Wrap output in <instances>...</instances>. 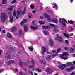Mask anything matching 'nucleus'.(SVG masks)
I'll return each instance as SVG.
<instances>
[{
    "label": "nucleus",
    "mask_w": 75,
    "mask_h": 75,
    "mask_svg": "<svg viewBox=\"0 0 75 75\" xmlns=\"http://www.w3.org/2000/svg\"><path fill=\"white\" fill-rule=\"evenodd\" d=\"M51 27H55V25L53 24H50V25H48L47 26H45L44 25L42 26V29H45V30H48L49 28V30L50 31H51L50 28Z\"/></svg>",
    "instance_id": "obj_1"
},
{
    "label": "nucleus",
    "mask_w": 75,
    "mask_h": 75,
    "mask_svg": "<svg viewBox=\"0 0 75 75\" xmlns=\"http://www.w3.org/2000/svg\"><path fill=\"white\" fill-rule=\"evenodd\" d=\"M0 17L1 20H3V19L1 21V22H3V23H4V22L5 21V19H7V17H7V16L6 15H5V13H1Z\"/></svg>",
    "instance_id": "obj_2"
},
{
    "label": "nucleus",
    "mask_w": 75,
    "mask_h": 75,
    "mask_svg": "<svg viewBox=\"0 0 75 75\" xmlns=\"http://www.w3.org/2000/svg\"><path fill=\"white\" fill-rule=\"evenodd\" d=\"M59 23L61 24H62V25H64V27H66V24H65V23L64 22H65V23H67V21L65 19L60 18L59 19ZM62 21H63L64 22Z\"/></svg>",
    "instance_id": "obj_3"
},
{
    "label": "nucleus",
    "mask_w": 75,
    "mask_h": 75,
    "mask_svg": "<svg viewBox=\"0 0 75 75\" xmlns=\"http://www.w3.org/2000/svg\"><path fill=\"white\" fill-rule=\"evenodd\" d=\"M42 51L40 52V53L42 54V55H44V52L46 51L47 50L44 46H43L41 48Z\"/></svg>",
    "instance_id": "obj_4"
},
{
    "label": "nucleus",
    "mask_w": 75,
    "mask_h": 75,
    "mask_svg": "<svg viewBox=\"0 0 75 75\" xmlns=\"http://www.w3.org/2000/svg\"><path fill=\"white\" fill-rule=\"evenodd\" d=\"M46 70L47 72L49 74L52 73V69L50 68L47 69Z\"/></svg>",
    "instance_id": "obj_5"
},
{
    "label": "nucleus",
    "mask_w": 75,
    "mask_h": 75,
    "mask_svg": "<svg viewBox=\"0 0 75 75\" xmlns=\"http://www.w3.org/2000/svg\"><path fill=\"white\" fill-rule=\"evenodd\" d=\"M39 62L40 63L42 64L43 65H45L46 64V61L44 60H40Z\"/></svg>",
    "instance_id": "obj_6"
},
{
    "label": "nucleus",
    "mask_w": 75,
    "mask_h": 75,
    "mask_svg": "<svg viewBox=\"0 0 75 75\" xmlns=\"http://www.w3.org/2000/svg\"><path fill=\"white\" fill-rule=\"evenodd\" d=\"M14 63V61L13 60H10L7 63V64L8 66V65H10L12 63Z\"/></svg>",
    "instance_id": "obj_7"
},
{
    "label": "nucleus",
    "mask_w": 75,
    "mask_h": 75,
    "mask_svg": "<svg viewBox=\"0 0 75 75\" xmlns=\"http://www.w3.org/2000/svg\"><path fill=\"white\" fill-rule=\"evenodd\" d=\"M16 30H17V26H15L13 27L11 29V31L12 32L13 31H15Z\"/></svg>",
    "instance_id": "obj_8"
},
{
    "label": "nucleus",
    "mask_w": 75,
    "mask_h": 75,
    "mask_svg": "<svg viewBox=\"0 0 75 75\" xmlns=\"http://www.w3.org/2000/svg\"><path fill=\"white\" fill-rule=\"evenodd\" d=\"M52 21L53 23H58V20L57 19L55 18H53L52 20Z\"/></svg>",
    "instance_id": "obj_9"
},
{
    "label": "nucleus",
    "mask_w": 75,
    "mask_h": 75,
    "mask_svg": "<svg viewBox=\"0 0 75 75\" xmlns=\"http://www.w3.org/2000/svg\"><path fill=\"white\" fill-rule=\"evenodd\" d=\"M49 43L51 46H53L54 45V43H53V41L51 39H50L49 40Z\"/></svg>",
    "instance_id": "obj_10"
},
{
    "label": "nucleus",
    "mask_w": 75,
    "mask_h": 75,
    "mask_svg": "<svg viewBox=\"0 0 75 75\" xmlns=\"http://www.w3.org/2000/svg\"><path fill=\"white\" fill-rule=\"evenodd\" d=\"M27 20L26 19H24L22 21V22H21V24L22 25H23V24L24 23H27Z\"/></svg>",
    "instance_id": "obj_11"
},
{
    "label": "nucleus",
    "mask_w": 75,
    "mask_h": 75,
    "mask_svg": "<svg viewBox=\"0 0 75 75\" xmlns=\"http://www.w3.org/2000/svg\"><path fill=\"white\" fill-rule=\"evenodd\" d=\"M7 35L8 38H12V36L11 35V34L9 32H8L7 33Z\"/></svg>",
    "instance_id": "obj_12"
},
{
    "label": "nucleus",
    "mask_w": 75,
    "mask_h": 75,
    "mask_svg": "<svg viewBox=\"0 0 75 75\" xmlns=\"http://www.w3.org/2000/svg\"><path fill=\"white\" fill-rule=\"evenodd\" d=\"M63 54L64 57H68V52H63Z\"/></svg>",
    "instance_id": "obj_13"
},
{
    "label": "nucleus",
    "mask_w": 75,
    "mask_h": 75,
    "mask_svg": "<svg viewBox=\"0 0 75 75\" xmlns=\"http://www.w3.org/2000/svg\"><path fill=\"white\" fill-rule=\"evenodd\" d=\"M67 21L70 24H74V21L72 20L70 21L68 20Z\"/></svg>",
    "instance_id": "obj_14"
},
{
    "label": "nucleus",
    "mask_w": 75,
    "mask_h": 75,
    "mask_svg": "<svg viewBox=\"0 0 75 75\" xmlns=\"http://www.w3.org/2000/svg\"><path fill=\"white\" fill-rule=\"evenodd\" d=\"M58 67V68H60V69H61V70H62L64 71V70L65 69L62 66L59 65Z\"/></svg>",
    "instance_id": "obj_15"
},
{
    "label": "nucleus",
    "mask_w": 75,
    "mask_h": 75,
    "mask_svg": "<svg viewBox=\"0 0 75 75\" xmlns=\"http://www.w3.org/2000/svg\"><path fill=\"white\" fill-rule=\"evenodd\" d=\"M30 28L31 30H36V29H37V28H38V27L37 26L36 27H35L33 26H31L30 27Z\"/></svg>",
    "instance_id": "obj_16"
},
{
    "label": "nucleus",
    "mask_w": 75,
    "mask_h": 75,
    "mask_svg": "<svg viewBox=\"0 0 75 75\" xmlns=\"http://www.w3.org/2000/svg\"><path fill=\"white\" fill-rule=\"evenodd\" d=\"M19 34L20 36L22 35L23 34V31L21 30H19Z\"/></svg>",
    "instance_id": "obj_17"
},
{
    "label": "nucleus",
    "mask_w": 75,
    "mask_h": 75,
    "mask_svg": "<svg viewBox=\"0 0 75 75\" xmlns=\"http://www.w3.org/2000/svg\"><path fill=\"white\" fill-rule=\"evenodd\" d=\"M9 18L10 22H13V17L12 16L10 15Z\"/></svg>",
    "instance_id": "obj_18"
},
{
    "label": "nucleus",
    "mask_w": 75,
    "mask_h": 75,
    "mask_svg": "<svg viewBox=\"0 0 75 75\" xmlns=\"http://www.w3.org/2000/svg\"><path fill=\"white\" fill-rule=\"evenodd\" d=\"M22 12V11L20 10H18L17 12V14L19 16V15H21V13Z\"/></svg>",
    "instance_id": "obj_19"
},
{
    "label": "nucleus",
    "mask_w": 75,
    "mask_h": 75,
    "mask_svg": "<svg viewBox=\"0 0 75 75\" xmlns=\"http://www.w3.org/2000/svg\"><path fill=\"white\" fill-rule=\"evenodd\" d=\"M27 10V8L26 7H25L24 8V10L22 12V14L24 15L25 13V11Z\"/></svg>",
    "instance_id": "obj_20"
},
{
    "label": "nucleus",
    "mask_w": 75,
    "mask_h": 75,
    "mask_svg": "<svg viewBox=\"0 0 75 75\" xmlns=\"http://www.w3.org/2000/svg\"><path fill=\"white\" fill-rule=\"evenodd\" d=\"M59 41L60 42H63V38H62L61 37H59Z\"/></svg>",
    "instance_id": "obj_21"
},
{
    "label": "nucleus",
    "mask_w": 75,
    "mask_h": 75,
    "mask_svg": "<svg viewBox=\"0 0 75 75\" xmlns=\"http://www.w3.org/2000/svg\"><path fill=\"white\" fill-rule=\"evenodd\" d=\"M38 72H41V69L39 68H36L35 69Z\"/></svg>",
    "instance_id": "obj_22"
},
{
    "label": "nucleus",
    "mask_w": 75,
    "mask_h": 75,
    "mask_svg": "<svg viewBox=\"0 0 75 75\" xmlns=\"http://www.w3.org/2000/svg\"><path fill=\"white\" fill-rule=\"evenodd\" d=\"M52 7L53 8H56V9L58 8V6H57V5L56 4H54V6H52Z\"/></svg>",
    "instance_id": "obj_23"
},
{
    "label": "nucleus",
    "mask_w": 75,
    "mask_h": 75,
    "mask_svg": "<svg viewBox=\"0 0 75 75\" xmlns=\"http://www.w3.org/2000/svg\"><path fill=\"white\" fill-rule=\"evenodd\" d=\"M66 64L68 66H71V65H73V64L71 62H67Z\"/></svg>",
    "instance_id": "obj_24"
},
{
    "label": "nucleus",
    "mask_w": 75,
    "mask_h": 75,
    "mask_svg": "<svg viewBox=\"0 0 75 75\" xmlns=\"http://www.w3.org/2000/svg\"><path fill=\"white\" fill-rule=\"evenodd\" d=\"M63 35H64V37H65L67 38H69V35L65 33H64Z\"/></svg>",
    "instance_id": "obj_25"
},
{
    "label": "nucleus",
    "mask_w": 75,
    "mask_h": 75,
    "mask_svg": "<svg viewBox=\"0 0 75 75\" xmlns=\"http://www.w3.org/2000/svg\"><path fill=\"white\" fill-rule=\"evenodd\" d=\"M29 49L30 51H33V50H34V48L31 46L29 47Z\"/></svg>",
    "instance_id": "obj_26"
},
{
    "label": "nucleus",
    "mask_w": 75,
    "mask_h": 75,
    "mask_svg": "<svg viewBox=\"0 0 75 75\" xmlns=\"http://www.w3.org/2000/svg\"><path fill=\"white\" fill-rule=\"evenodd\" d=\"M24 30L25 31V32L28 31V30H27V26H24Z\"/></svg>",
    "instance_id": "obj_27"
},
{
    "label": "nucleus",
    "mask_w": 75,
    "mask_h": 75,
    "mask_svg": "<svg viewBox=\"0 0 75 75\" xmlns=\"http://www.w3.org/2000/svg\"><path fill=\"white\" fill-rule=\"evenodd\" d=\"M6 55H7V56H6V58L9 59L11 58V55H10L8 54V53H7Z\"/></svg>",
    "instance_id": "obj_28"
},
{
    "label": "nucleus",
    "mask_w": 75,
    "mask_h": 75,
    "mask_svg": "<svg viewBox=\"0 0 75 75\" xmlns=\"http://www.w3.org/2000/svg\"><path fill=\"white\" fill-rule=\"evenodd\" d=\"M51 58V56L48 55L47 56V57H46V59H50Z\"/></svg>",
    "instance_id": "obj_29"
},
{
    "label": "nucleus",
    "mask_w": 75,
    "mask_h": 75,
    "mask_svg": "<svg viewBox=\"0 0 75 75\" xmlns=\"http://www.w3.org/2000/svg\"><path fill=\"white\" fill-rule=\"evenodd\" d=\"M7 3V0H2V4H5Z\"/></svg>",
    "instance_id": "obj_30"
},
{
    "label": "nucleus",
    "mask_w": 75,
    "mask_h": 75,
    "mask_svg": "<svg viewBox=\"0 0 75 75\" xmlns=\"http://www.w3.org/2000/svg\"><path fill=\"white\" fill-rule=\"evenodd\" d=\"M54 30L55 31V33H58V32L59 31V30H58L57 28H54Z\"/></svg>",
    "instance_id": "obj_31"
},
{
    "label": "nucleus",
    "mask_w": 75,
    "mask_h": 75,
    "mask_svg": "<svg viewBox=\"0 0 75 75\" xmlns=\"http://www.w3.org/2000/svg\"><path fill=\"white\" fill-rule=\"evenodd\" d=\"M39 23L40 24H44V22H43V21H39Z\"/></svg>",
    "instance_id": "obj_32"
},
{
    "label": "nucleus",
    "mask_w": 75,
    "mask_h": 75,
    "mask_svg": "<svg viewBox=\"0 0 75 75\" xmlns=\"http://www.w3.org/2000/svg\"><path fill=\"white\" fill-rule=\"evenodd\" d=\"M66 71L67 72H71V70L70 68H67L66 69Z\"/></svg>",
    "instance_id": "obj_33"
},
{
    "label": "nucleus",
    "mask_w": 75,
    "mask_h": 75,
    "mask_svg": "<svg viewBox=\"0 0 75 75\" xmlns=\"http://www.w3.org/2000/svg\"><path fill=\"white\" fill-rule=\"evenodd\" d=\"M70 52H71V53H72V52H74V49H73V48L72 47L71 48Z\"/></svg>",
    "instance_id": "obj_34"
},
{
    "label": "nucleus",
    "mask_w": 75,
    "mask_h": 75,
    "mask_svg": "<svg viewBox=\"0 0 75 75\" xmlns=\"http://www.w3.org/2000/svg\"><path fill=\"white\" fill-rule=\"evenodd\" d=\"M29 68H34V66L33 65H29Z\"/></svg>",
    "instance_id": "obj_35"
},
{
    "label": "nucleus",
    "mask_w": 75,
    "mask_h": 75,
    "mask_svg": "<svg viewBox=\"0 0 75 75\" xmlns=\"http://www.w3.org/2000/svg\"><path fill=\"white\" fill-rule=\"evenodd\" d=\"M31 64H32V65H35V61H31Z\"/></svg>",
    "instance_id": "obj_36"
},
{
    "label": "nucleus",
    "mask_w": 75,
    "mask_h": 75,
    "mask_svg": "<svg viewBox=\"0 0 75 75\" xmlns=\"http://www.w3.org/2000/svg\"><path fill=\"white\" fill-rule=\"evenodd\" d=\"M60 57H61L62 59H63V58L64 57L63 54H61L60 55Z\"/></svg>",
    "instance_id": "obj_37"
},
{
    "label": "nucleus",
    "mask_w": 75,
    "mask_h": 75,
    "mask_svg": "<svg viewBox=\"0 0 75 75\" xmlns=\"http://www.w3.org/2000/svg\"><path fill=\"white\" fill-rule=\"evenodd\" d=\"M45 18H48V17H50L49 15H48V14H45Z\"/></svg>",
    "instance_id": "obj_38"
},
{
    "label": "nucleus",
    "mask_w": 75,
    "mask_h": 75,
    "mask_svg": "<svg viewBox=\"0 0 75 75\" xmlns=\"http://www.w3.org/2000/svg\"><path fill=\"white\" fill-rule=\"evenodd\" d=\"M16 11L14 10L13 11V16L14 17H16Z\"/></svg>",
    "instance_id": "obj_39"
},
{
    "label": "nucleus",
    "mask_w": 75,
    "mask_h": 75,
    "mask_svg": "<svg viewBox=\"0 0 75 75\" xmlns=\"http://www.w3.org/2000/svg\"><path fill=\"white\" fill-rule=\"evenodd\" d=\"M43 33L45 34V35H47V34H48V32L46 31H43Z\"/></svg>",
    "instance_id": "obj_40"
},
{
    "label": "nucleus",
    "mask_w": 75,
    "mask_h": 75,
    "mask_svg": "<svg viewBox=\"0 0 75 75\" xmlns=\"http://www.w3.org/2000/svg\"><path fill=\"white\" fill-rule=\"evenodd\" d=\"M59 37H57L55 38V41H59Z\"/></svg>",
    "instance_id": "obj_41"
},
{
    "label": "nucleus",
    "mask_w": 75,
    "mask_h": 75,
    "mask_svg": "<svg viewBox=\"0 0 75 75\" xmlns=\"http://www.w3.org/2000/svg\"><path fill=\"white\" fill-rule=\"evenodd\" d=\"M70 69V70H74V69H75V67L74 66H73L72 67H71Z\"/></svg>",
    "instance_id": "obj_42"
},
{
    "label": "nucleus",
    "mask_w": 75,
    "mask_h": 75,
    "mask_svg": "<svg viewBox=\"0 0 75 75\" xmlns=\"http://www.w3.org/2000/svg\"><path fill=\"white\" fill-rule=\"evenodd\" d=\"M30 7L31 9H34V6L32 5H30Z\"/></svg>",
    "instance_id": "obj_43"
},
{
    "label": "nucleus",
    "mask_w": 75,
    "mask_h": 75,
    "mask_svg": "<svg viewBox=\"0 0 75 75\" xmlns=\"http://www.w3.org/2000/svg\"><path fill=\"white\" fill-rule=\"evenodd\" d=\"M68 58V57H64L63 58V59H64V60H67V59Z\"/></svg>",
    "instance_id": "obj_44"
},
{
    "label": "nucleus",
    "mask_w": 75,
    "mask_h": 75,
    "mask_svg": "<svg viewBox=\"0 0 75 75\" xmlns=\"http://www.w3.org/2000/svg\"><path fill=\"white\" fill-rule=\"evenodd\" d=\"M65 42L66 44H69V41L68 40H65Z\"/></svg>",
    "instance_id": "obj_45"
},
{
    "label": "nucleus",
    "mask_w": 75,
    "mask_h": 75,
    "mask_svg": "<svg viewBox=\"0 0 75 75\" xmlns=\"http://www.w3.org/2000/svg\"><path fill=\"white\" fill-rule=\"evenodd\" d=\"M32 23L33 25H35V21H33L32 22Z\"/></svg>",
    "instance_id": "obj_46"
},
{
    "label": "nucleus",
    "mask_w": 75,
    "mask_h": 75,
    "mask_svg": "<svg viewBox=\"0 0 75 75\" xmlns=\"http://www.w3.org/2000/svg\"><path fill=\"white\" fill-rule=\"evenodd\" d=\"M14 71H15V72H18V69H17L16 68L14 70Z\"/></svg>",
    "instance_id": "obj_47"
},
{
    "label": "nucleus",
    "mask_w": 75,
    "mask_h": 75,
    "mask_svg": "<svg viewBox=\"0 0 75 75\" xmlns=\"http://www.w3.org/2000/svg\"><path fill=\"white\" fill-rule=\"evenodd\" d=\"M16 2V0H13L11 3L12 4H13V3H15Z\"/></svg>",
    "instance_id": "obj_48"
},
{
    "label": "nucleus",
    "mask_w": 75,
    "mask_h": 75,
    "mask_svg": "<svg viewBox=\"0 0 75 75\" xmlns=\"http://www.w3.org/2000/svg\"><path fill=\"white\" fill-rule=\"evenodd\" d=\"M16 8V6L15 5H13L12 6H11L10 8H12L13 9V8Z\"/></svg>",
    "instance_id": "obj_49"
},
{
    "label": "nucleus",
    "mask_w": 75,
    "mask_h": 75,
    "mask_svg": "<svg viewBox=\"0 0 75 75\" xmlns=\"http://www.w3.org/2000/svg\"><path fill=\"white\" fill-rule=\"evenodd\" d=\"M8 10H9V11H12V10H13V9L12 8H8Z\"/></svg>",
    "instance_id": "obj_50"
},
{
    "label": "nucleus",
    "mask_w": 75,
    "mask_h": 75,
    "mask_svg": "<svg viewBox=\"0 0 75 75\" xmlns=\"http://www.w3.org/2000/svg\"><path fill=\"white\" fill-rule=\"evenodd\" d=\"M47 20H48V21H49V22H51V19H50V17H48L47 18Z\"/></svg>",
    "instance_id": "obj_51"
},
{
    "label": "nucleus",
    "mask_w": 75,
    "mask_h": 75,
    "mask_svg": "<svg viewBox=\"0 0 75 75\" xmlns=\"http://www.w3.org/2000/svg\"><path fill=\"white\" fill-rule=\"evenodd\" d=\"M62 65L65 68H66V67H67V65L66 64H62Z\"/></svg>",
    "instance_id": "obj_52"
},
{
    "label": "nucleus",
    "mask_w": 75,
    "mask_h": 75,
    "mask_svg": "<svg viewBox=\"0 0 75 75\" xmlns=\"http://www.w3.org/2000/svg\"><path fill=\"white\" fill-rule=\"evenodd\" d=\"M57 56V54H52L53 57H56Z\"/></svg>",
    "instance_id": "obj_53"
},
{
    "label": "nucleus",
    "mask_w": 75,
    "mask_h": 75,
    "mask_svg": "<svg viewBox=\"0 0 75 75\" xmlns=\"http://www.w3.org/2000/svg\"><path fill=\"white\" fill-rule=\"evenodd\" d=\"M32 12L33 13V14H34V13H36V11L35 10H33V11H32Z\"/></svg>",
    "instance_id": "obj_54"
},
{
    "label": "nucleus",
    "mask_w": 75,
    "mask_h": 75,
    "mask_svg": "<svg viewBox=\"0 0 75 75\" xmlns=\"http://www.w3.org/2000/svg\"><path fill=\"white\" fill-rule=\"evenodd\" d=\"M2 32L4 34H6V31L5 30H2Z\"/></svg>",
    "instance_id": "obj_55"
},
{
    "label": "nucleus",
    "mask_w": 75,
    "mask_h": 75,
    "mask_svg": "<svg viewBox=\"0 0 75 75\" xmlns=\"http://www.w3.org/2000/svg\"><path fill=\"white\" fill-rule=\"evenodd\" d=\"M75 74V72H73L71 73V75H74Z\"/></svg>",
    "instance_id": "obj_56"
},
{
    "label": "nucleus",
    "mask_w": 75,
    "mask_h": 75,
    "mask_svg": "<svg viewBox=\"0 0 75 75\" xmlns=\"http://www.w3.org/2000/svg\"><path fill=\"white\" fill-rule=\"evenodd\" d=\"M20 65L21 66H22V65H23V62H21L19 63Z\"/></svg>",
    "instance_id": "obj_57"
},
{
    "label": "nucleus",
    "mask_w": 75,
    "mask_h": 75,
    "mask_svg": "<svg viewBox=\"0 0 75 75\" xmlns=\"http://www.w3.org/2000/svg\"><path fill=\"white\" fill-rule=\"evenodd\" d=\"M9 47L10 48V50H13V47H12L11 46H10Z\"/></svg>",
    "instance_id": "obj_58"
},
{
    "label": "nucleus",
    "mask_w": 75,
    "mask_h": 75,
    "mask_svg": "<svg viewBox=\"0 0 75 75\" xmlns=\"http://www.w3.org/2000/svg\"><path fill=\"white\" fill-rule=\"evenodd\" d=\"M23 65H27V63H26L25 62H24L23 63Z\"/></svg>",
    "instance_id": "obj_59"
},
{
    "label": "nucleus",
    "mask_w": 75,
    "mask_h": 75,
    "mask_svg": "<svg viewBox=\"0 0 75 75\" xmlns=\"http://www.w3.org/2000/svg\"><path fill=\"white\" fill-rule=\"evenodd\" d=\"M64 49H65V50H67V51L69 50V49H68V48L67 47H65Z\"/></svg>",
    "instance_id": "obj_60"
},
{
    "label": "nucleus",
    "mask_w": 75,
    "mask_h": 75,
    "mask_svg": "<svg viewBox=\"0 0 75 75\" xmlns=\"http://www.w3.org/2000/svg\"><path fill=\"white\" fill-rule=\"evenodd\" d=\"M18 15H17V16H16V19H18Z\"/></svg>",
    "instance_id": "obj_61"
},
{
    "label": "nucleus",
    "mask_w": 75,
    "mask_h": 75,
    "mask_svg": "<svg viewBox=\"0 0 75 75\" xmlns=\"http://www.w3.org/2000/svg\"><path fill=\"white\" fill-rule=\"evenodd\" d=\"M60 51L61 50H60V49H59L58 50L57 52H60Z\"/></svg>",
    "instance_id": "obj_62"
},
{
    "label": "nucleus",
    "mask_w": 75,
    "mask_h": 75,
    "mask_svg": "<svg viewBox=\"0 0 75 75\" xmlns=\"http://www.w3.org/2000/svg\"><path fill=\"white\" fill-rule=\"evenodd\" d=\"M40 18H41V19H43V18H43V17H42V16H40Z\"/></svg>",
    "instance_id": "obj_63"
},
{
    "label": "nucleus",
    "mask_w": 75,
    "mask_h": 75,
    "mask_svg": "<svg viewBox=\"0 0 75 75\" xmlns=\"http://www.w3.org/2000/svg\"><path fill=\"white\" fill-rule=\"evenodd\" d=\"M34 75H38V74H37V73H34Z\"/></svg>",
    "instance_id": "obj_64"
}]
</instances>
